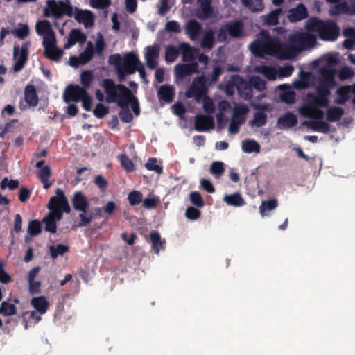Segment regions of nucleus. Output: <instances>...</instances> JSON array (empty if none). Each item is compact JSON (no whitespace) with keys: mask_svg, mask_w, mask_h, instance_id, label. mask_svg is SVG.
Returning a JSON list of instances; mask_svg holds the SVG:
<instances>
[{"mask_svg":"<svg viewBox=\"0 0 355 355\" xmlns=\"http://www.w3.org/2000/svg\"><path fill=\"white\" fill-rule=\"evenodd\" d=\"M106 94L105 101L107 103H116L121 108L119 116L124 123H130L133 116L128 105L134 98L131 90L122 84H116L111 78L103 79L101 84Z\"/></svg>","mask_w":355,"mask_h":355,"instance_id":"1","label":"nucleus"},{"mask_svg":"<svg viewBox=\"0 0 355 355\" xmlns=\"http://www.w3.org/2000/svg\"><path fill=\"white\" fill-rule=\"evenodd\" d=\"M334 87V85H324L318 82L316 94L313 92L306 94L304 104L300 110L301 115L310 119H322L324 113L320 108L329 105V97L331 94V89Z\"/></svg>","mask_w":355,"mask_h":355,"instance_id":"2","label":"nucleus"},{"mask_svg":"<svg viewBox=\"0 0 355 355\" xmlns=\"http://www.w3.org/2000/svg\"><path fill=\"white\" fill-rule=\"evenodd\" d=\"M309 31L316 32L324 41H335L340 34V28L333 20L323 21L317 17H311L306 21Z\"/></svg>","mask_w":355,"mask_h":355,"instance_id":"3","label":"nucleus"},{"mask_svg":"<svg viewBox=\"0 0 355 355\" xmlns=\"http://www.w3.org/2000/svg\"><path fill=\"white\" fill-rule=\"evenodd\" d=\"M277 37H272L267 31H261L260 37L250 44V51L262 58L265 55H273Z\"/></svg>","mask_w":355,"mask_h":355,"instance_id":"4","label":"nucleus"},{"mask_svg":"<svg viewBox=\"0 0 355 355\" xmlns=\"http://www.w3.org/2000/svg\"><path fill=\"white\" fill-rule=\"evenodd\" d=\"M73 7L69 0H48L46 1V6L44 9V15L46 17H54L58 19L67 15L68 17L73 16Z\"/></svg>","mask_w":355,"mask_h":355,"instance_id":"5","label":"nucleus"},{"mask_svg":"<svg viewBox=\"0 0 355 355\" xmlns=\"http://www.w3.org/2000/svg\"><path fill=\"white\" fill-rule=\"evenodd\" d=\"M288 40L296 53L307 48L313 47L316 42V38L313 35L302 32H296L291 35Z\"/></svg>","mask_w":355,"mask_h":355,"instance_id":"6","label":"nucleus"},{"mask_svg":"<svg viewBox=\"0 0 355 355\" xmlns=\"http://www.w3.org/2000/svg\"><path fill=\"white\" fill-rule=\"evenodd\" d=\"M30 46V41L24 42L21 46L18 44H15L13 48V60L15 62L13 70L15 72L20 71L26 65L28 58V49Z\"/></svg>","mask_w":355,"mask_h":355,"instance_id":"7","label":"nucleus"},{"mask_svg":"<svg viewBox=\"0 0 355 355\" xmlns=\"http://www.w3.org/2000/svg\"><path fill=\"white\" fill-rule=\"evenodd\" d=\"M87 94L88 93L86 88L78 85H70L67 87L64 92V99L67 103L70 101L78 102L81 101Z\"/></svg>","mask_w":355,"mask_h":355,"instance_id":"8","label":"nucleus"},{"mask_svg":"<svg viewBox=\"0 0 355 355\" xmlns=\"http://www.w3.org/2000/svg\"><path fill=\"white\" fill-rule=\"evenodd\" d=\"M296 55L293 46L290 44L282 43L277 38L273 55L280 60H288L293 58Z\"/></svg>","mask_w":355,"mask_h":355,"instance_id":"9","label":"nucleus"},{"mask_svg":"<svg viewBox=\"0 0 355 355\" xmlns=\"http://www.w3.org/2000/svg\"><path fill=\"white\" fill-rule=\"evenodd\" d=\"M336 70L331 66L324 65L319 69L318 71V83L324 85H330L336 86V81L335 79Z\"/></svg>","mask_w":355,"mask_h":355,"instance_id":"10","label":"nucleus"},{"mask_svg":"<svg viewBox=\"0 0 355 355\" xmlns=\"http://www.w3.org/2000/svg\"><path fill=\"white\" fill-rule=\"evenodd\" d=\"M42 44L44 48V54L48 59L57 61L62 56L63 51L57 47L56 39L54 40H47V42H42Z\"/></svg>","mask_w":355,"mask_h":355,"instance_id":"11","label":"nucleus"},{"mask_svg":"<svg viewBox=\"0 0 355 355\" xmlns=\"http://www.w3.org/2000/svg\"><path fill=\"white\" fill-rule=\"evenodd\" d=\"M35 31L38 35L43 36L42 42L47 40H55V34L52 28L51 23L48 20H40L36 23Z\"/></svg>","mask_w":355,"mask_h":355,"instance_id":"12","label":"nucleus"},{"mask_svg":"<svg viewBox=\"0 0 355 355\" xmlns=\"http://www.w3.org/2000/svg\"><path fill=\"white\" fill-rule=\"evenodd\" d=\"M234 83L236 86L238 92L241 98L246 101L252 99V87L250 81H246L239 76H236L234 80Z\"/></svg>","mask_w":355,"mask_h":355,"instance_id":"13","label":"nucleus"},{"mask_svg":"<svg viewBox=\"0 0 355 355\" xmlns=\"http://www.w3.org/2000/svg\"><path fill=\"white\" fill-rule=\"evenodd\" d=\"M225 27L228 35L233 38H241L245 36V28L243 22L240 19H234L227 22Z\"/></svg>","mask_w":355,"mask_h":355,"instance_id":"14","label":"nucleus"},{"mask_svg":"<svg viewBox=\"0 0 355 355\" xmlns=\"http://www.w3.org/2000/svg\"><path fill=\"white\" fill-rule=\"evenodd\" d=\"M195 72H199L198 65L196 62L191 64H179L175 67V76L180 79H183L186 76Z\"/></svg>","mask_w":355,"mask_h":355,"instance_id":"15","label":"nucleus"},{"mask_svg":"<svg viewBox=\"0 0 355 355\" xmlns=\"http://www.w3.org/2000/svg\"><path fill=\"white\" fill-rule=\"evenodd\" d=\"M71 201L75 210L80 212H84L85 210H88L89 203L82 191H75Z\"/></svg>","mask_w":355,"mask_h":355,"instance_id":"16","label":"nucleus"},{"mask_svg":"<svg viewBox=\"0 0 355 355\" xmlns=\"http://www.w3.org/2000/svg\"><path fill=\"white\" fill-rule=\"evenodd\" d=\"M140 63L137 55L133 52H130L124 55L122 67L126 69L128 74H133Z\"/></svg>","mask_w":355,"mask_h":355,"instance_id":"17","label":"nucleus"},{"mask_svg":"<svg viewBox=\"0 0 355 355\" xmlns=\"http://www.w3.org/2000/svg\"><path fill=\"white\" fill-rule=\"evenodd\" d=\"M309 16L306 7L303 3H299L295 8H291L288 15L291 22H297L305 19Z\"/></svg>","mask_w":355,"mask_h":355,"instance_id":"18","label":"nucleus"},{"mask_svg":"<svg viewBox=\"0 0 355 355\" xmlns=\"http://www.w3.org/2000/svg\"><path fill=\"white\" fill-rule=\"evenodd\" d=\"M157 97L160 103H171L175 97V87L168 84L161 85L157 92Z\"/></svg>","mask_w":355,"mask_h":355,"instance_id":"19","label":"nucleus"},{"mask_svg":"<svg viewBox=\"0 0 355 355\" xmlns=\"http://www.w3.org/2000/svg\"><path fill=\"white\" fill-rule=\"evenodd\" d=\"M180 46V54L182 55V58L184 62H192L195 60L196 56L198 55L199 49L191 46L187 42H181Z\"/></svg>","mask_w":355,"mask_h":355,"instance_id":"20","label":"nucleus"},{"mask_svg":"<svg viewBox=\"0 0 355 355\" xmlns=\"http://www.w3.org/2000/svg\"><path fill=\"white\" fill-rule=\"evenodd\" d=\"M159 47L157 45L148 46L146 47L145 60L148 67L155 69L157 66V58L159 57Z\"/></svg>","mask_w":355,"mask_h":355,"instance_id":"21","label":"nucleus"},{"mask_svg":"<svg viewBox=\"0 0 355 355\" xmlns=\"http://www.w3.org/2000/svg\"><path fill=\"white\" fill-rule=\"evenodd\" d=\"M297 123V118L296 115L288 112L278 118L277 125L279 129H288L294 127Z\"/></svg>","mask_w":355,"mask_h":355,"instance_id":"22","label":"nucleus"},{"mask_svg":"<svg viewBox=\"0 0 355 355\" xmlns=\"http://www.w3.org/2000/svg\"><path fill=\"white\" fill-rule=\"evenodd\" d=\"M75 19L79 23H83L86 28L94 24V15L89 10H81L76 8Z\"/></svg>","mask_w":355,"mask_h":355,"instance_id":"23","label":"nucleus"},{"mask_svg":"<svg viewBox=\"0 0 355 355\" xmlns=\"http://www.w3.org/2000/svg\"><path fill=\"white\" fill-rule=\"evenodd\" d=\"M151 241L152 250L156 254H159L161 250L165 248L166 241L162 239L160 234L157 231H153L149 235Z\"/></svg>","mask_w":355,"mask_h":355,"instance_id":"24","label":"nucleus"},{"mask_svg":"<svg viewBox=\"0 0 355 355\" xmlns=\"http://www.w3.org/2000/svg\"><path fill=\"white\" fill-rule=\"evenodd\" d=\"M282 12V9L279 8L272 10L270 13L261 17L263 26H271L279 24V17Z\"/></svg>","mask_w":355,"mask_h":355,"instance_id":"25","label":"nucleus"},{"mask_svg":"<svg viewBox=\"0 0 355 355\" xmlns=\"http://www.w3.org/2000/svg\"><path fill=\"white\" fill-rule=\"evenodd\" d=\"M31 304L41 315L46 313L49 307V302L45 296L33 297L31 300Z\"/></svg>","mask_w":355,"mask_h":355,"instance_id":"26","label":"nucleus"},{"mask_svg":"<svg viewBox=\"0 0 355 355\" xmlns=\"http://www.w3.org/2000/svg\"><path fill=\"white\" fill-rule=\"evenodd\" d=\"M24 99L30 107H35L38 104L39 99L34 85H28L25 87Z\"/></svg>","mask_w":355,"mask_h":355,"instance_id":"27","label":"nucleus"},{"mask_svg":"<svg viewBox=\"0 0 355 355\" xmlns=\"http://www.w3.org/2000/svg\"><path fill=\"white\" fill-rule=\"evenodd\" d=\"M223 201L227 205L234 207H239L245 205V199L239 192L225 195L223 197Z\"/></svg>","mask_w":355,"mask_h":355,"instance_id":"28","label":"nucleus"},{"mask_svg":"<svg viewBox=\"0 0 355 355\" xmlns=\"http://www.w3.org/2000/svg\"><path fill=\"white\" fill-rule=\"evenodd\" d=\"M185 95L187 98H194L196 103H200V76L194 78Z\"/></svg>","mask_w":355,"mask_h":355,"instance_id":"29","label":"nucleus"},{"mask_svg":"<svg viewBox=\"0 0 355 355\" xmlns=\"http://www.w3.org/2000/svg\"><path fill=\"white\" fill-rule=\"evenodd\" d=\"M352 92V87L350 85H345L340 87L336 93L338 97L335 99V103L338 105H344L350 98Z\"/></svg>","mask_w":355,"mask_h":355,"instance_id":"30","label":"nucleus"},{"mask_svg":"<svg viewBox=\"0 0 355 355\" xmlns=\"http://www.w3.org/2000/svg\"><path fill=\"white\" fill-rule=\"evenodd\" d=\"M315 119L309 121L306 125L314 131L327 134L330 131V125L322 119Z\"/></svg>","mask_w":355,"mask_h":355,"instance_id":"31","label":"nucleus"},{"mask_svg":"<svg viewBox=\"0 0 355 355\" xmlns=\"http://www.w3.org/2000/svg\"><path fill=\"white\" fill-rule=\"evenodd\" d=\"M186 33L191 40H195L200 35V23L196 20H190L185 28Z\"/></svg>","mask_w":355,"mask_h":355,"instance_id":"32","label":"nucleus"},{"mask_svg":"<svg viewBox=\"0 0 355 355\" xmlns=\"http://www.w3.org/2000/svg\"><path fill=\"white\" fill-rule=\"evenodd\" d=\"M94 54V45H93L92 42L89 41L87 43V46H86L85 50L83 51V52H82L79 55L80 60V62H82V64L84 65V64H87V62H89L92 59Z\"/></svg>","mask_w":355,"mask_h":355,"instance_id":"33","label":"nucleus"},{"mask_svg":"<svg viewBox=\"0 0 355 355\" xmlns=\"http://www.w3.org/2000/svg\"><path fill=\"white\" fill-rule=\"evenodd\" d=\"M214 42V32L211 29L207 31L201 37V48L202 49H211Z\"/></svg>","mask_w":355,"mask_h":355,"instance_id":"34","label":"nucleus"},{"mask_svg":"<svg viewBox=\"0 0 355 355\" xmlns=\"http://www.w3.org/2000/svg\"><path fill=\"white\" fill-rule=\"evenodd\" d=\"M344 114V110L340 107H331L327 112V120L330 122L339 121Z\"/></svg>","mask_w":355,"mask_h":355,"instance_id":"35","label":"nucleus"},{"mask_svg":"<svg viewBox=\"0 0 355 355\" xmlns=\"http://www.w3.org/2000/svg\"><path fill=\"white\" fill-rule=\"evenodd\" d=\"M37 175L43 184V187L46 189H49L51 184L49 181V178L51 175L50 167L49 166H43L38 171Z\"/></svg>","mask_w":355,"mask_h":355,"instance_id":"36","label":"nucleus"},{"mask_svg":"<svg viewBox=\"0 0 355 355\" xmlns=\"http://www.w3.org/2000/svg\"><path fill=\"white\" fill-rule=\"evenodd\" d=\"M278 206L277 200L275 198L264 200L259 206V212L261 216L268 215L267 212L276 209Z\"/></svg>","mask_w":355,"mask_h":355,"instance_id":"37","label":"nucleus"},{"mask_svg":"<svg viewBox=\"0 0 355 355\" xmlns=\"http://www.w3.org/2000/svg\"><path fill=\"white\" fill-rule=\"evenodd\" d=\"M241 1L252 12H260L264 8L263 0H241Z\"/></svg>","mask_w":355,"mask_h":355,"instance_id":"38","label":"nucleus"},{"mask_svg":"<svg viewBox=\"0 0 355 355\" xmlns=\"http://www.w3.org/2000/svg\"><path fill=\"white\" fill-rule=\"evenodd\" d=\"M300 80L295 83L294 86L297 89H306L310 87L309 79L311 73L309 72L300 71Z\"/></svg>","mask_w":355,"mask_h":355,"instance_id":"39","label":"nucleus"},{"mask_svg":"<svg viewBox=\"0 0 355 355\" xmlns=\"http://www.w3.org/2000/svg\"><path fill=\"white\" fill-rule=\"evenodd\" d=\"M210 173L216 179H219L225 173L224 163L219 161L212 162L210 166Z\"/></svg>","mask_w":355,"mask_h":355,"instance_id":"40","label":"nucleus"},{"mask_svg":"<svg viewBox=\"0 0 355 355\" xmlns=\"http://www.w3.org/2000/svg\"><path fill=\"white\" fill-rule=\"evenodd\" d=\"M242 150L247 153H259L260 151V145L256 141L247 139L242 143Z\"/></svg>","mask_w":355,"mask_h":355,"instance_id":"41","label":"nucleus"},{"mask_svg":"<svg viewBox=\"0 0 355 355\" xmlns=\"http://www.w3.org/2000/svg\"><path fill=\"white\" fill-rule=\"evenodd\" d=\"M180 55V46L175 47L173 45H168L165 49V60L166 62H174Z\"/></svg>","mask_w":355,"mask_h":355,"instance_id":"42","label":"nucleus"},{"mask_svg":"<svg viewBox=\"0 0 355 355\" xmlns=\"http://www.w3.org/2000/svg\"><path fill=\"white\" fill-rule=\"evenodd\" d=\"M10 33L15 37L24 40L30 33V29L28 24H19V27L10 30Z\"/></svg>","mask_w":355,"mask_h":355,"instance_id":"43","label":"nucleus"},{"mask_svg":"<svg viewBox=\"0 0 355 355\" xmlns=\"http://www.w3.org/2000/svg\"><path fill=\"white\" fill-rule=\"evenodd\" d=\"M49 250L51 257L56 259L59 255L62 256L64 253L69 252V248L68 245L58 244L56 246H50Z\"/></svg>","mask_w":355,"mask_h":355,"instance_id":"44","label":"nucleus"},{"mask_svg":"<svg viewBox=\"0 0 355 355\" xmlns=\"http://www.w3.org/2000/svg\"><path fill=\"white\" fill-rule=\"evenodd\" d=\"M17 309L15 304L8 303L7 301L1 302L0 306V314L9 316L16 313Z\"/></svg>","mask_w":355,"mask_h":355,"instance_id":"45","label":"nucleus"},{"mask_svg":"<svg viewBox=\"0 0 355 355\" xmlns=\"http://www.w3.org/2000/svg\"><path fill=\"white\" fill-rule=\"evenodd\" d=\"M119 160L122 167L127 172H131L135 171V166L133 162L128 157V156L125 153L121 154L119 156Z\"/></svg>","mask_w":355,"mask_h":355,"instance_id":"46","label":"nucleus"},{"mask_svg":"<svg viewBox=\"0 0 355 355\" xmlns=\"http://www.w3.org/2000/svg\"><path fill=\"white\" fill-rule=\"evenodd\" d=\"M267 123V115L262 112H257L254 114L253 119L250 121V123L257 127H261Z\"/></svg>","mask_w":355,"mask_h":355,"instance_id":"47","label":"nucleus"},{"mask_svg":"<svg viewBox=\"0 0 355 355\" xmlns=\"http://www.w3.org/2000/svg\"><path fill=\"white\" fill-rule=\"evenodd\" d=\"M42 225L38 220H32L28 226V232L32 236H35L42 232Z\"/></svg>","mask_w":355,"mask_h":355,"instance_id":"48","label":"nucleus"},{"mask_svg":"<svg viewBox=\"0 0 355 355\" xmlns=\"http://www.w3.org/2000/svg\"><path fill=\"white\" fill-rule=\"evenodd\" d=\"M88 210H85L84 212H80L79 214L80 221L78 227H86L87 226L94 217V215L92 212H88Z\"/></svg>","mask_w":355,"mask_h":355,"instance_id":"49","label":"nucleus"},{"mask_svg":"<svg viewBox=\"0 0 355 355\" xmlns=\"http://www.w3.org/2000/svg\"><path fill=\"white\" fill-rule=\"evenodd\" d=\"M252 89H255L257 91L261 92L266 89V81L259 76H253L249 80Z\"/></svg>","mask_w":355,"mask_h":355,"instance_id":"50","label":"nucleus"},{"mask_svg":"<svg viewBox=\"0 0 355 355\" xmlns=\"http://www.w3.org/2000/svg\"><path fill=\"white\" fill-rule=\"evenodd\" d=\"M216 17L214 10L211 5H204L201 0V20Z\"/></svg>","mask_w":355,"mask_h":355,"instance_id":"51","label":"nucleus"},{"mask_svg":"<svg viewBox=\"0 0 355 355\" xmlns=\"http://www.w3.org/2000/svg\"><path fill=\"white\" fill-rule=\"evenodd\" d=\"M44 223V230L46 232H49L52 234H55L57 231V224L54 218H51L50 216L46 215L42 220Z\"/></svg>","mask_w":355,"mask_h":355,"instance_id":"52","label":"nucleus"},{"mask_svg":"<svg viewBox=\"0 0 355 355\" xmlns=\"http://www.w3.org/2000/svg\"><path fill=\"white\" fill-rule=\"evenodd\" d=\"M93 80V73L92 71H84L82 72L80 75V82L83 85V87L86 88L87 89L92 82Z\"/></svg>","mask_w":355,"mask_h":355,"instance_id":"53","label":"nucleus"},{"mask_svg":"<svg viewBox=\"0 0 355 355\" xmlns=\"http://www.w3.org/2000/svg\"><path fill=\"white\" fill-rule=\"evenodd\" d=\"M214 126V121L211 116L201 115V132L212 129Z\"/></svg>","mask_w":355,"mask_h":355,"instance_id":"54","label":"nucleus"},{"mask_svg":"<svg viewBox=\"0 0 355 355\" xmlns=\"http://www.w3.org/2000/svg\"><path fill=\"white\" fill-rule=\"evenodd\" d=\"M109 113V107L103 103H98L93 110V114L98 119L103 118Z\"/></svg>","mask_w":355,"mask_h":355,"instance_id":"55","label":"nucleus"},{"mask_svg":"<svg viewBox=\"0 0 355 355\" xmlns=\"http://www.w3.org/2000/svg\"><path fill=\"white\" fill-rule=\"evenodd\" d=\"M19 184V182L18 180H8V178L6 177L1 180L0 187L1 189L8 188L10 190L12 191L17 189Z\"/></svg>","mask_w":355,"mask_h":355,"instance_id":"56","label":"nucleus"},{"mask_svg":"<svg viewBox=\"0 0 355 355\" xmlns=\"http://www.w3.org/2000/svg\"><path fill=\"white\" fill-rule=\"evenodd\" d=\"M142 193L139 191H132L128 195V200L132 206L137 205L142 201Z\"/></svg>","mask_w":355,"mask_h":355,"instance_id":"57","label":"nucleus"},{"mask_svg":"<svg viewBox=\"0 0 355 355\" xmlns=\"http://www.w3.org/2000/svg\"><path fill=\"white\" fill-rule=\"evenodd\" d=\"M349 10V7L347 1L338 2L335 5L334 10L331 11V15H338L339 14H347Z\"/></svg>","mask_w":355,"mask_h":355,"instance_id":"58","label":"nucleus"},{"mask_svg":"<svg viewBox=\"0 0 355 355\" xmlns=\"http://www.w3.org/2000/svg\"><path fill=\"white\" fill-rule=\"evenodd\" d=\"M157 159L155 157H150L148 159L146 164V168L149 171H154L158 174H161L163 172L162 166L157 164Z\"/></svg>","mask_w":355,"mask_h":355,"instance_id":"59","label":"nucleus"},{"mask_svg":"<svg viewBox=\"0 0 355 355\" xmlns=\"http://www.w3.org/2000/svg\"><path fill=\"white\" fill-rule=\"evenodd\" d=\"M60 202H61L59 209L60 211H62L63 212H65L67 214H69L71 211V207L69 206V204L68 202L67 198L65 196L64 191H60Z\"/></svg>","mask_w":355,"mask_h":355,"instance_id":"60","label":"nucleus"},{"mask_svg":"<svg viewBox=\"0 0 355 355\" xmlns=\"http://www.w3.org/2000/svg\"><path fill=\"white\" fill-rule=\"evenodd\" d=\"M60 191H63L61 189L58 188L55 191L56 196L50 198L47 207L49 209L59 208L61 202H60Z\"/></svg>","mask_w":355,"mask_h":355,"instance_id":"61","label":"nucleus"},{"mask_svg":"<svg viewBox=\"0 0 355 355\" xmlns=\"http://www.w3.org/2000/svg\"><path fill=\"white\" fill-rule=\"evenodd\" d=\"M354 75L353 70L349 67H344L339 71L338 78L340 80L352 78Z\"/></svg>","mask_w":355,"mask_h":355,"instance_id":"62","label":"nucleus"},{"mask_svg":"<svg viewBox=\"0 0 355 355\" xmlns=\"http://www.w3.org/2000/svg\"><path fill=\"white\" fill-rule=\"evenodd\" d=\"M69 35L76 42V43H84L86 40V36L79 29H72Z\"/></svg>","mask_w":355,"mask_h":355,"instance_id":"63","label":"nucleus"},{"mask_svg":"<svg viewBox=\"0 0 355 355\" xmlns=\"http://www.w3.org/2000/svg\"><path fill=\"white\" fill-rule=\"evenodd\" d=\"M185 216L189 220H196L200 217V211L193 207H189L186 209Z\"/></svg>","mask_w":355,"mask_h":355,"instance_id":"64","label":"nucleus"}]
</instances>
